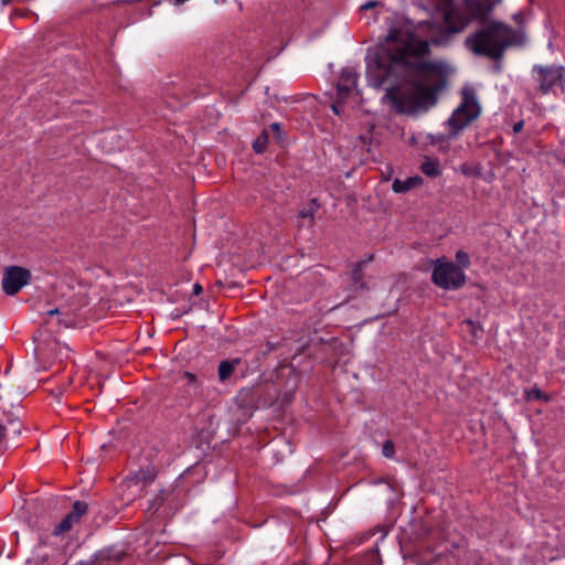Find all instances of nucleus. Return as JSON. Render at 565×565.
Returning <instances> with one entry per match:
<instances>
[{"label":"nucleus","mask_w":565,"mask_h":565,"mask_svg":"<svg viewBox=\"0 0 565 565\" xmlns=\"http://www.w3.org/2000/svg\"><path fill=\"white\" fill-rule=\"evenodd\" d=\"M430 53L429 42L419 39L407 29L391 28L373 55L366 56V79L370 86L380 88L397 65L411 72L440 71V63L426 61Z\"/></svg>","instance_id":"nucleus-1"},{"label":"nucleus","mask_w":565,"mask_h":565,"mask_svg":"<svg viewBox=\"0 0 565 565\" xmlns=\"http://www.w3.org/2000/svg\"><path fill=\"white\" fill-rule=\"evenodd\" d=\"M427 78L437 77V82L431 86H426L422 82H415L412 86L399 90L397 87L387 89L385 96L391 100L394 109L398 114L415 116L427 113L437 102L439 94L447 84L444 66L440 64V71L414 72Z\"/></svg>","instance_id":"nucleus-2"},{"label":"nucleus","mask_w":565,"mask_h":565,"mask_svg":"<svg viewBox=\"0 0 565 565\" xmlns=\"http://www.w3.org/2000/svg\"><path fill=\"white\" fill-rule=\"evenodd\" d=\"M512 29L498 21L469 34L465 40L466 47L477 56H487L492 60L501 58L504 50L513 43Z\"/></svg>","instance_id":"nucleus-3"},{"label":"nucleus","mask_w":565,"mask_h":565,"mask_svg":"<svg viewBox=\"0 0 565 565\" xmlns=\"http://www.w3.org/2000/svg\"><path fill=\"white\" fill-rule=\"evenodd\" d=\"M501 0H462L449 6L444 13L443 28L448 34L462 32L472 21L484 23Z\"/></svg>","instance_id":"nucleus-4"},{"label":"nucleus","mask_w":565,"mask_h":565,"mask_svg":"<svg viewBox=\"0 0 565 565\" xmlns=\"http://www.w3.org/2000/svg\"><path fill=\"white\" fill-rule=\"evenodd\" d=\"M481 114V106L477 94L472 88H463L461 92V102L452 110L445 126L448 128L447 139H455L472 121L478 119Z\"/></svg>","instance_id":"nucleus-5"},{"label":"nucleus","mask_w":565,"mask_h":565,"mask_svg":"<svg viewBox=\"0 0 565 565\" xmlns=\"http://www.w3.org/2000/svg\"><path fill=\"white\" fill-rule=\"evenodd\" d=\"M431 281L445 290H458L467 282V276L456 263L438 258L433 262Z\"/></svg>","instance_id":"nucleus-6"},{"label":"nucleus","mask_w":565,"mask_h":565,"mask_svg":"<svg viewBox=\"0 0 565 565\" xmlns=\"http://www.w3.org/2000/svg\"><path fill=\"white\" fill-rule=\"evenodd\" d=\"M565 68L559 65H534L532 76L539 90L547 95L563 81Z\"/></svg>","instance_id":"nucleus-7"},{"label":"nucleus","mask_w":565,"mask_h":565,"mask_svg":"<svg viewBox=\"0 0 565 565\" xmlns=\"http://www.w3.org/2000/svg\"><path fill=\"white\" fill-rule=\"evenodd\" d=\"M32 275L28 268L21 266H9L3 270L2 290L8 296H14L24 286L29 285Z\"/></svg>","instance_id":"nucleus-8"},{"label":"nucleus","mask_w":565,"mask_h":565,"mask_svg":"<svg viewBox=\"0 0 565 565\" xmlns=\"http://www.w3.org/2000/svg\"><path fill=\"white\" fill-rule=\"evenodd\" d=\"M88 504L85 501H75L72 510L63 518V520L57 523L52 534L54 536H60L66 532H70L75 524H77L81 519L87 513Z\"/></svg>","instance_id":"nucleus-9"},{"label":"nucleus","mask_w":565,"mask_h":565,"mask_svg":"<svg viewBox=\"0 0 565 565\" xmlns=\"http://www.w3.org/2000/svg\"><path fill=\"white\" fill-rule=\"evenodd\" d=\"M28 565H66L62 562L61 554L51 546L40 545L28 561Z\"/></svg>","instance_id":"nucleus-10"},{"label":"nucleus","mask_w":565,"mask_h":565,"mask_svg":"<svg viewBox=\"0 0 565 565\" xmlns=\"http://www.w3.org/2000/svg\"><path fill=\"white\" fill-rule=\"evenodd\" d=\"M124 553L115 547H105L97 551L87 561L81 562V565H118Z\"/></svg>","instance_id":"nucleus-11"},{"label":"nucleus","mask_w":565,"mask_h":565,"mask_svg":"<svg viewBox=\"0 0 565 565\" xmlns=\"http://www.w3.org/2000/svg\"><path fill=\"white\" fill-rule=\"evenodd\" d=\"M359 73L352 66L344 67L339 76L337 89L341 95L350 94L358 84Z\"/></svg>","instance_id":"nucleus-12"},{"label":"nucleus","mask_w":565,"mask_h":565,"mask_svg":"<svg viewBox=\"0 0 565 565\" xmlns=\"http://www.w3.org/2000/svg\"><path fill=\"white\" fill-rule=\"evenodd\" d=\"M423 183V179L418 175L408 177L405 180L395 179L392 189L395 193H405Z\"/></svg>","instance_id":"nucleus-13"},{"label":"nucleus","mask_w":565,"mask_h":565,"mask_svg":"<svg viewBox=\"0 0 565 565\" xmlns=\"http://www.w3.org/2000/svg\"><path fill=\"white\" fill-rule=\"evenodd\" d=\"M241 364V359L224 360L218 364L217 375L221 382L228 380L235 367Z\"/></svg>","instance_id":"nucleus-14"},{"label":"nucleus","mask_w":565,"mask_h":565,"mask_svg":"<svg viewBox=\"0 0 565 565\" xmlns=\"http://www.w3.org/2000/svg\"><path fill=\"white\" fill-rule=\"evenodd\" d=\"M365 267V262H358L351 273L352 288L354 291L366 290L367 287L363 281V268Z\"/></svg>","instance_id":"nucleus-15"},{"label":"nucleus","mask_w":565,"mask_h":565,"mask_svg":"<svg viewBox=\"0 0 565 565\" xmlns=\"http://www.w3.org/2000/svg\"><path fill=\"white\" fill-rule=\"evenodd\" d=\"M171 492L172 491L168 489H160L158 493L148 501L146 509L147 513L154 514L163 504V502L170 497Z\"/></svg>","instance_id":"nucleus-16"},{"label":"nucleus","mask_w":565,"mask_h":565,"mask_svg":"<svg viewBox=\"0 0 565 565\" xmlns=\"http://www.w3.org/2000/svg\"><path fill=\"white\" fill-rule=\"evenodd\" d=\"M420 170L425 175L429 178H436L441 174L439 160L430 159L429 157H425L424 161L420 164Z\"/></svg>","instance_id":"nucleus-17"},{"label":"nucleus","mask_w":565,"mask_h":565,"mask_svg":"<svg viewBox=\"0 0 565 565\" xmlns=\"http://www.w3.org/2000/svg\"><path fill=\"white\" fill-rule=\"evenodd\" d=\"M319 207H320V204L318 203V200L312 199L307 207H303L298 212V216L300 218H309L310 222H312L315 214L317 213Z\"/></svg>","instance_id":"nucleus-18"},{"label":"nucleus","mask_w":565,"mask_h":565,"mask_svg":"<svg viewBox=\"0 0 565 565\" xmlns=\"http://www.w3.org/2000/svg\"><path fill=\"white\" fill-rule=\"evenodd\" d=\"M268 145V134L264 130L253 142V149L256 153H263Z\"/></svg>","instance_id":"nucleus-19"},{"label":"nucleus","mask_w":565,"mask_h":565,"mask_svg":"<svg viewBox=\"0 0 565 565\" xmlns=\"http://www.w3.org/2000/svg\"><path fill=\"white\" fill-rule=\"evenodd\" d=\"M456 262L457 266L461 268V270L465 271V269L469 268L471 265L470 256L465 250H457L456 252Z\"/></svg>","instance_id":"nucleus-20"},{"label":"nucleus","mask_w":565,"mask_h":565,"mask_svg":"<svg viewBox=\"0 0 565 565\" xmlns=\"http://www.w3.org/2000/svg\"><path fill=\"white\" fill-rule=\"evenodd\" d=\"M136 481L151 482L154 479V475L150 470L140 469L134 477Z\"/></svg>","instance_id":"nucleus-21"},{"label":"nucleus","mask_w":565,"mask_h":565,"mask_svg":"<svg viewBox=\"0 0 565 565\" xmlns=\"http://www.w3.org/2000/svg\"><path fill=\"white\" fill-rule=\"evenodd\" d=\"M382 454L386 458H393L395 455V445L392 440L387 439L384 441L382 447Z\"/></svg>","instance_id":"nucleus-22"},{"label":"nucleus","mask_w":565,"mask_h":565,"mask_svg":"<svg viewBox=\"0 0 565 565\" xmlns=\"http://www.w3.org/2000/svg\"><path fill=\"white\" fill-rule=\"evenodd\" d=\"M526 398L527 399H543L548 401V397L540 390V388H532L526 392Z\"/></svg>","instance_id":"nucleus-23"},{"label":"nucleus","mask_w":565,"mask_h":565,"mask_svg":"<svg viewBox=\"0 0 565 565\" xmlns=\"http://www.w3.org/2000/svg\"><path fill=\"white\" fill-rule=\"evenodd\" d=\"M182 376H183V379L185 380L186 385H189V386L193 387V388H194V391L196 392V390H198V385H196V382H198V380H196V375H195V374H193V373H191V372H184Z\"/></svg>","instance_id":"nucleus-24"},{"label":"nucleus","mask_w":565,"mask_h":565,"mask_svg":"<svg viewBox=\"0 0 565 565\" xmlns=\"http://www.w3.org/2000/svg\"><path fill=\"white\" fill-rule=\"evenodd\" d=\"M381 2L380 1H375V0H371V1H367L365 2L364 4L360 6V11L363 12V11H367L370 9H374L376 8L377 6H380Z\"/></svg>","instance_id":"nucleus-25"},{"label":"nucleus","mask_w":565,"mask_h":565,"mask_svg":"<svg viewBox=\"0 0 565 565\" xmlns=\"http://www.w3.org/2000/svg\"><path fill=\"white\" fill-rule=\"evenodd\" d=\"M270 129L276 134V136L281 139V127L278 122H273L270 125Z\"/></svg>","instance_id":"nucleus-26"},{"label":"nucleus","mask_w":565,"mask_h":565,"mask_svg":"<svg viewBox=\"0 0 565 565\" xmlns=\"http://www.w3.org/2000/svg\"><path fill=\"white\" fill-rule=\"evenodd\" d=\"M523 126H524V121L523 120H519L516 122H514L513 127H512V130L514 134H519L522 131L523 129Z\"/></svg>","instance_id":"nucleus-27"},{"label":"nucleus","mask_w":565,"mask_h":565,"mask_svg":"<svg viewBox=\"0 0 565 565\" xmlns=\"http://www.w3.org/2000/svg\"><path fill=\"white\" fill-rule=\"evenodd\" d=\"M202 291H203V288H202V286H201L200 284H198V282H196V284H194V285H193V294H194V295H196V296H198V295H200Z\"/></svg>","instance_id":"nucleus-28"},{"label":"nucleus","mask_w":565,"mask_h":565,"mask_svg":"<svg viewBox=\"0 0 565 565\" xmlns=\"http://www.w3.org/2000/svg\"><path fill=\"white\" fill-rule=\"evenodd\" d=\"M7 427L0 423V443L4 439Z\"/></svg>","instance_id":"nucleus-29"},{"label":"nucleus","mask_w":565,"mask_h":565,"mask_svg":"<svg viewBox=\"0 0 565 565\" xmlns=\"http://www.w3.org/2000/svg\"><path fill=\"white\" fill-rule=\"evenodd\" d=\"M58 313H60V310L57 308L50 309L46 311V315H49V316H54V315H58Z\"/></svg>","instance_id":"nucleus-30"},{"label":"nucleus","mask_w":565,"mask_h":565,"mask_svg":"<svg viewBox=\"0 0 565 565\" xmlns=\"http://www.w3.org/2000/svg\"><path fill=\"white\" fill-rule=\"evenodd\" d=\"M1 2V8H4L9 4H11L12 2H14V0H0Z\"/></svg>","instance_id":"nucleus-31"},{"label":"nucleus","mask_w":565,"mask_h":565,"mask_svg":"<svg viewBox=\"0 0 565 565\" xmlns=\"http://www.w3.org/2000/svg\"><path fill=\"white\" fill-rule=\"evenodd\" d=\"M373 258H374V256H373L372 254H370V255H367V256L365 257V259H362L361 262H365V265H366L367 263L372 262V260H373Z\"/></svg>","instance_id":"nucleus-32"},{"label":"nucleus","mask_w":565,"mask_h":565,"mask_svg":"<svg viewBox=\"0 0 565 565\" xmlns=\"http://www.w3.org/2000/svg\"><path fill=\"white\" fill-rule=\"evenodd\" d=\"M19 13L17 10L12 11L11 14H10V19H13L14 17H17Z\"/></svg>","instance_id":"nucleus-33"},{"label":"nucleus","mask_w":565,"mask_h":565,"mask_svg":"<svg viewBox=\"0 0 565 565\" xmlns=\"http://www.w3.org/2000/svg\"><path fill=\"white\" fill-rule=\"evenodd\" d=\"M332 110H333L335 114H339V110H338L337 105H332Z\"/></svg>","instance_id":"nucleus-34"},{"label":"nucleus","mask_w":565,"mask_h":565,"mask_svg":"<svg viewBox=\"0 0 565 565\" xmlns=\"http://www.w3.org/2000/svg\"><path fill=\"white\" fill-rule=\"evenodd\" d=\"M20 431V425L18 424V428L14 429V433H19Z\"/></svg>","instance_id":"nucleus-35"},{"label":"nucleus","mask_w":565,"mask_h":565,"mask_svg":"<svg viewBox=\"0 0 565 565\" xmlns=\"http://www.w3.org/2000/svg\"><path fill=\"white\" fill-rule=\"evenodd\" d=\"M372 19H373V20H377V15H376V14H373Z\"/></svg>","instance_id":"nucleus-36"}]
</instances>
